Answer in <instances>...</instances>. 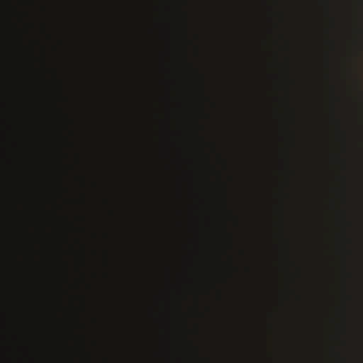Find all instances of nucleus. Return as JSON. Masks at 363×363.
Segmentation results:
<instances>
[{
	"label": "nucleus",
	"instance_id": "nucleus-1",
	"mask_svg": "<svg viewBox=\"0 0 363 363\" xmlns=\"http://www.w3.org/2000/svg\"><path fill=\"white\" fill-rule=\"evenodd\" d=\"M16 30H17L18 48L19 49V50H21L23 48V35H22L23 33L18 28H16Z\"/></svg>",
	"mask_w": 363,
	"mask_h": 363
},
{
	"label": "nucleus",
	"instance_id": "nucleus-2",
	"mask_svg": "<svg viewBox=\"0 0 363 363\" xmlns=\"http://www.w3.org/2000/svg\"><path fill=\"white\" fill-rule=\"evenodd\" d=\"M15 11L18 19L21 21V22H22L23 20V17L26 16V13L24 12L21 11L18 8L15 9Z\"/></svg>",
	"mask_w": 363,
	"mask_h": 363
}]
</instances>
